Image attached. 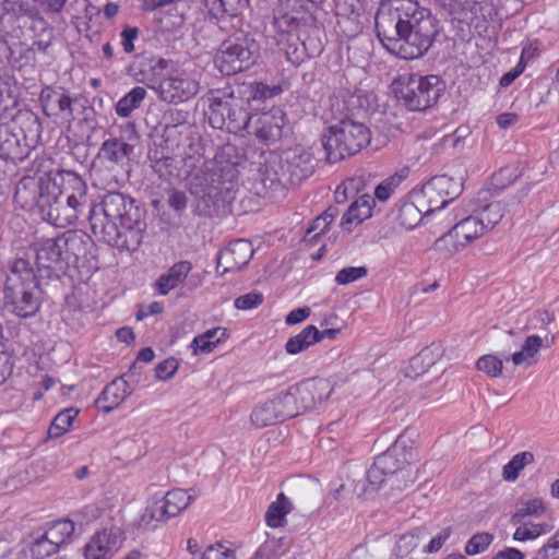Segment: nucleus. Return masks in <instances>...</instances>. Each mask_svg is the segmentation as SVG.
I'll list each match as a JSON object with an SVG mask.
<instances>
[{
  "instance_id": "56",
  "label": "nucleus",
  "mask_w": 559,
  "mask_h": 559,
  "mask_svg": "<svg viewBox=\"0 0 559 559\" xmlns=\"http://www.w3.org/2000/svg\"><path fill=\"white\" fill-rule=\"evenodd\" d=\"M311 314V309L309 307H302L292 310L285 318V323L287 325L298 324L306 319H308Z\"/></svg>"
},
{
  "instance_id": "38",
  "label": "nucleus",
  "mask_w": 559,
  "mask_h": 559,
  "mask_svg": "<svg viewBox=\"0 0 559 559\" xmlns=\"http://www.w3.org/2000/svg\"><path fill=\"white\" fill-rule=\"evenodd\" d=\"M248 4V0H213L209 2L210 12L215 17L225 14L234 16L241 12Z\"/></svg>"
},
{
  "instance_id": "6",
  "label": "nucleus",
  "mask_w": 559,
  "mask_h": 559,
  "mask_svg": "<svg viewBox=\"0 0 559 559\" xmlns=\"http://www.w3.org/2000/svg\"><path fill=\"white\" fill-rule=\"evenodd\" d=\"M413 451H406L402 438L386 452L380 454L367 472V479L374 487L381 486L386 477L401 478L413 483L416 478L412 462L415 461Z\"/></svg>"
},
{
  "instance_id": "7",
  "label": "nucleus",
  "mask_w": 559,
  "mask_h": 559,
  "mask_svg": "<svg viewBox=\"0 0 559 559\" xmlns=\"http://www.w3.org/2000/svg\"><path fill=\"white\" fill-rule=\"evenodd\" d=\"M258 51V44L252 37L239 34L222 43L215 56V66L223 74H236L254 63Z\"/></svg>"
},
{
  "instance_id": "40",
  "label": "nucleus",
  "mask_w": 559,
  "mask_h": 559,
  "mask_svg": "<svg viewBox=\"0 0 559 559\" xmlns=\"http://www.w3.org/2000/svg\"><path fill=\"white\" fill-rule=\"evenodd\" d=\"M419 532L402 535L395 544L393 555L397 559L407 558L419 545Z\"/></svg>"
},
{
  "instance_id": "58",
  "label": "nucleus",
  "mask_w": 559,
  "mask_h": 559,
  "mask_svg": "<svg viewBox=\"0 0 559 559\" xmlns=\"http://www.w3.org/2000/svg\"><path fill=\"white\" fill-rule=\"evenodd\" d=\"M524 554L516 548H506L497 552L492 559H524Z\"/></svg>"
},
{
  "instance_id": "2",
  "label": "nucleus",
  "mask_w": 559,
  "mask_h": 559,
  "mask_svg": "<svg viewBox=\"0 0 559 559\" xmlns=\"http://www.w3.org/2000/svg\"><path fill=\"white\" fill-rule=\"evenodd\" d=\"M87 186L70 170H49L38 177H24L15 195L28 205H37L44 219L57 227L76 222L86 202Z\"/></svg>"
},
{
  "instance_id": "20",
  "label": "nucleus",
  "mask_w": 559,
  "mask_h": 559,
  "mask_svg": "<svg viewBox=\"0 0 559 559\" xmlns=\"http://www.w3.org/2000/svg\"><path fill=\"white\" fill-rule=\"evenodd\" d=\"M66 241L63 239H43L36 245V262L43 269H58L62 264Z\"/></svg>"
},
{
  "instance_id": "5",
  "label": "nucleus",
  "mask_w": 559,
  "mask_h": 559,
  "mask_svg": "<svg viewBox=\"0 0 559 559\" xmlns=\"http://www.w3.org/2000/svg\"><path fill=\"white\" fill-rule=\"evenodd\" d=\"M370 131L361 122L344 119L330 127L322 135V144L332 162L359 152L370 142Z\"/></svg>"
},
{
  "instance_id": "8",
  "label": "nucleus",
  "mask_w": 559,
  "mask_h": 559,
  "mask_svg": "<svg viewBox=\"0 0 559 559\" xmlns=\"http://www.w3.org/2000/svg\"><path fill=\"white\" fill-rule=\"evenodd\" d=\"M267 167L276 179L287 178L293 185L301 182L312 173L311 154L301 145H295L281 152H271Z\"/></svg>"
},
{
  "instance_id": "19",
  "label": "nucleus",
  "mask_w": 559,
  "mask_h": 559,
  "mask_svg": "<svg viewBox=\"0 0 559 559\" xmlns=\"http://www.w3.org/2000/svg\"><path fill=\"white\" fill-rule=\"evenodd\" d=\"M229 337L228 330L224 326H215L195 335L189 344L192 356L213 353Z\"/></svg>"
},
{
  "instance_id": "26",
  "label": "nucleus",
  "mask_w": 559,
  "mask_h": 559,
  "mask_svg": "<svg viewBox=\"0 0 559 559\" xmlns=\"http://www.w3.org/2000/svg\"><path fill=\"white\" fill-rule=\"evenodd\" d=\"M293 509V501L285 493L280 492L265 512V524L271 528L284 527L287 524L286 518Z\"/></svg>"
},
{
  "instance_id": "32",
  "label": "nucleus",
  "mask_w": 559,
  "mask_h": 559,
  "mask_svg": "<svg viewBox=\"0 0 559 559\" xmlns=\"http://www.w3.org/2000/svg\"><path fill=\"white\" fill-rule=\"evenodd\" d=\"M146 97L145 88L141 86L133 87L116 104V114L120 118H128L130 115L140 107Z\"/></svg>"
},
{
  "instance_id": "62",
  "label": "nucleus",
  "mask_w": 559,
  "mask_h": 559,
  "mask_svg": "<svg viewBox=\"0 0 559 559\" xmlns=\"http://www.w3.org/2000/svg\"><path fill=\"white\" fill-rule=\"evenodd\" d=\"M164 305L160 301L151 302L145 309L139 312L138 319H142L143 317L154 316L163 312Z\"/></svg>"
},
{
  "instance_id": "12",
  "label": "nucleus",
  "mask_w": 559,
  "mask_h": 559,
  "mask_svg": "<svg viewBox=\"0 0 559 559\" xmlns=\"http://www.w3.org/2000/svg\"><path fill=\"white\" fill-rule=\"evenodd\" d=\"M200 88L195 75L183 70H176L154 87L159 98L170 104H180L194 97Z\"/></svg>"
},
{
  "instance_id": "31",
  "label": "nucleus",
  "mask_w": 559,
  "mask_h": 559,
  "mask_svg": "<svg viewBox=\"0 0 559 559\" xmlns=\"http://www.w3.org/2000/svg\"><path fill=\"white\" fill-rule=\"evenodd\" d=\"M317 326L307 325L297 335L292 336L285 344V350L289 355H297L316 344Z\"/></svg>"
},
{
  "instance_id": "15",
  "label": "nucleus",
  "mask_w": 559,
  "mask_h": 559,
  "mask_svg": "<svg viewBox=\"0 0 559 559\" xmlns=\"http://www.w3.org/2000/svg\"><path fill=\"white\" fill-rule=\"evenodd\" d=\"M123 534L118 527L95 532L83 548L84 559H112L123 545Z\"/></svg>"
},
{
  "instance_id": "59",
  "label": "nucleus",
  "mask_w": 559,
  "mask_h": 559,
  "mask_svg": "<svg viewBox=\"0 0 559 559\" xmlns=\"http://www.w3.org/2000/svg\"><path fill=\"white\" fill-rule=\"evenodd\" d=\"M46 10L51 12H60L68 0H34Z\"/></svg>"
},
{
  "instance_id": "57",
  "label": "nucleus",
  "mask_w": 559,
  "mask_h": 559,
  "mask_svg": "<svg viewBox=\"0 0 559 559\" xmlns=\"http://www.w3.org/2000/svg\"><path fill=\"white\" fill-rule=\"evenodd\" d=\"M140 7L144 11H154L156 9L166 7L174 2V0H139Z\"/></svg>"
},
{
  "instance_id": "25",
  "label": "nucleus",
  "mask_w": 559,
  "mask_h": 559,
  "mask_svg": "<svg viewBox=\"0 0 559 559\" xmlns=\"http://www.w3.org/2000/svg\"><path fill=\"white\" fill-rule=\"evenodd\" d=\"M131 393L132 388L128 381L118 378L104 389L98 403L105 412H110L118 407Z\"/></svg>"
},
{
  "instance_id": "10",
  "label": "nucleus",
  "mask_w": 559,
  "mask_h": 559,
  "mask_svg": "<svg viewBox=\"0 0 559 559\" xmlns=\"http://www.w3.org/2000/svg\"><path fill=\"white\" fill-rule=\"evenodd\" d=\"M463 185L447 175L435 176L425 182L419 189L413 190L416 193L418 203H424L427 210L432 213L447 206L460 195Z\"/></svg>"
},
{
  "instance_id": "27",
  "label": "nucleus",
  "mask_w": 559,
  "mask_h": 559,
  "mask_svg": "<svg viewBox=\"0 0 559 559\" xmlns=\"http://www.w3.org/2000/svg\"><path fill=\"white\" fill-rule=\"evenodd\" d=\"M439 357V346L430 345L423 348L409 360L406 367V374L411 378H416L426 373L437 362Z\"/></svg>"
},
{
  "instance_id": "50",
  "label": "nucleus",
  "mask_w": 559,
  "mask_h": 559,
  "mask_svg": "<svg viewBox=\"0 0 559 559\" xmlns=\"http://www.w3.org/2000/svg\"><path fill=\"white\" fill-rule=\"evenodd\" d=\"M527 56H530L528 48H524L522 50V55H521L519 63L513 69H511L510 71H508L507 73H504L501 76V79H500V86L508 87L509 85H511L522 74V72L525 69L524 59Z\"/></svg>"
},
{
  "instance_id": "51",
  "label": "nucleus",
  "mask_w": 559,
  "mask_h": 559,
  "mask_svg": "<svg viewBox=\"0 0 559 559\" xmlns=\"http://www.w3.org/2000/svg\"><path fill=\"white\" fill-rule=\"evenodd\" d=\"M179 367L176 358H167L159 362L155 368V376L158 380L166 381L174 377Z\"/></svg>"
},
{
  "instance_id": "9",
  "label": "nucleus",
  "mask_w": 559,
  "mask_h": 559,
  "mask_svg": "<svg viewBox=\"0 0 559 559\" xmlns=\"http://www.w3.org/2000/svg\"><path fill=\"white\" fill-rule=\"evenodd\" d=\"M207 100V116L213 128L237 133L249 126L251 117L231 95L215 92L211 93Z\"/></svg>"
},
{
  "instance_id": "35",
  "label": "nucleus",
  "mask_w": 559,
  "mask_h": 559,
  "mask_svg": "<svg viewBox=\"0 0 559 559\" xmlns=\"http://www.w3.org/2000/svg\"><path fill=\"white\" fill-rule=\"evenodd\" d=\"M289 549L286 537L270 538L262 544L251 559H281Z\"/></svg>"
},
{
  "instance_id": "28",
  "label": "nucleus",
  "mask_w": 559,
  "mask_h": 559,
  "mask_svg": "<svg viewBox=\"0 0 559 559\" xmlns=\"http://www.w3.org/2000/svg\"><path fill=\"white\" fill-rule=\"evenodd\" d=\"M198 495L194 489L176 488L163 493L166 509L171 518L178 515L186 510L195 499Z\"/></svg>"
},
{
  "instance_id": "55",
  "label": "nucleus",
  "mask_w": 559,
  "mask_h": 559,
  "mask_svg": "<svg viewBox=\"0 0 559 559\" xmlns=\"http://www.w3.org/2000/svg\"><path fill=\"white\" fill-rule=\"evenodd\" d=\"M139 32L135 27H126L121 32V45L127 53L134 50V40L138 38Z\"/></svg>"
},
{
  "instance_id": "52",
  "label": "nucleus",
  "mask_w": 559,
  "mask_h": 559,
  "mask_svg": "<svg viewBox=\"0 0 559 559\" xmlns=\"http://www.w3.org/2000/svg\"><path fill=\"white\" fill-rule=\"evenodd\" d=\"M263 301V296L259 293L251 292L242 295L235 300V307L239 310H251L259 307Z\"/></svg>"
},
{
  "instance_id": "64",
  "label": "nucleus",
  "mask_w": 559,
  "mask_h": 559,
  "mask_svg": "<svg viewBox=\"0 0 559 559\" xmlns=\"http://www.w3.org/2000/svg\"><path fill=\"white\" fill-rule=\"evenodd\" d=\"M116 336L119 342L130 344L134 340V333L131 328L123 326L117 330Z\"/></svg>"
},
{
  "instance_id": "24",
  "label": "nucleus",
  "mask_w": 559,
  "mask_h": 559,
  "mask_svg": "<svg viewBox=\"0 0 559 559\" xmlns=\"http://www.w3.org/2000/svg\"><path fill=\"white\" fill-rule=\"evenodd\" d=\"M429 214L430 212L424 203H418L416 193L412 191L409 200L404 202L400 207L397 222L400 226L411 230L417 227L423 218Z\"/></svg>"
},
{
  "instance_id": "17",
  "label": "nucleus",
  "mask_w": 559,
  "mask_h": 559,
  "mask_svg": "<svg viewBox=\"0 0 559 559\" xmlns=\"http://www.w3.org/2000/svg\"><path fill=\"white\" fill-rule=\"evenodd\" d=\"M253 252L252 245L248 240L238 239L230 242L218 254L217 272L223 275L240 270L249 263Z\"/></svg>"
},
{
  "instance_id": "18",
  "label": "nucleus",
  "mask_w": 559,
  "mask_h": 559,
  "mask_svg": "<svg viewBox=\"0 0 559 559\" xmlns=\"http://www.w3.org/2000/svg\"><path fill=\"white\" fill-rule=\"evenodd\" d=\"M170 518L163 493L156 492L147 499L140 515L139 525L144 530H154L166 523Z\"/></svg>"
},
{
  "instance_id": "47",
  "label": "nucleus",
  "mask_w": 559,
  "mask_h": 559,
  "mask_svg": "<svg viewBox=\"0 0 559 559\" xmlns=\"http://www.w3.org/2000/svg\"><path fill=\"white\" fill-rule=\"evenodd\" d=\"M57 550L58 547L52 544L45 534L37 538L31 546V555L33 559H45Z\"/></svg>"
},
{
  "instance_id": "41",
  "label": "nucleus",
  "mask_w": 559,
  "mask_h": 559,
  "mask_svg": "<svg viewBox=\"0 0 559 559\" xmlns=\"http://www.w3.org/2000/svg\"><path fill=\"white\" fill-rule=\"evenodd\" d=\"M548 531L547 525L540 523H523L516 527L513 539L518 542L533 540Z\"/></svg>"
},
{
  "instance_id": "34",
  "label": "nucleus",
  "mask_w": 559,
  "mask_h": 559,
  "mask_svg": "<svg viewBox=\"0 0 559 559\" xmlns=\"http://www.w3.org/2000/svg\"><path fill=\"white\" fill-rule=\"evenodd\" d=\"M78 415H79V409L74 408V407L66 408V409L59 412L55 416V418L48 429V438H52V439L60 438L61 436H63L64 433L70 431L72 428L73 421L75 420Z\"/></svg>"
},
{
  "instance_id": "11",
  "label": "nucleus",
  "mask_w": 559,
  "mask_h": 559,
  "mask_svg": "<svg viewBox=\"0 0 559 559\" xmlns=\"http://www.w3.org/2000/svg\"><path fill=\"white\" fill-rule=\"evenodd\" d=\"M297 414L296 397L283 392L259 402L251 412L250 421L255 428H264Z\"/></svg>"
},
{
  "instance_id": "53",
  "label": "nucleus",
  "mask_w": 559,
  "mask_h": 559,
  "mask_svg": "<svg viewBox=\"0 0 559 559\" xmlns=\"http://www.w3.org/2000/svg\"><path fill=\"white\" fill-rule=\"evenodd\" d=\"M201 559H234V554L222 544L209 546Z\"/></svg>"
},
{
  "instance_id": "42",
  "label": "nucleus",
  "mask_w": 559,
  "mask_h": 559,
  "mask_svg": "<svg viewBox=\"0 0 559 559\" xmlns=\"http://www.w3.org/2000/svg\"><path fill=\"white\" fill-rule=\"evenodd\" d=\"M476 368L491 378H497L502 373V359L493 354L479 357L476 361Z\"/></svg>"
},
{
  "instance_id": "21",
  "label": "nucleus",
  "mask_w": 559,
  "mask_h": 559,
  "mask_svg": "<svg viewBox=\"0 0 559 559\" xmlns=\"http://www.w3.org/2000/svg\"><path fill=\"white\" fill-rule=\"evenodd\" d=\"M192 263L189 261H179L171 265L165 273L155 281L154 287L162 296L168 295L171 290L179 287L187 280L192 271Z\"/></svg>"
},
{
  "instance_id": "48",
  "label": "nucleus",
  "mask_w": 559,
  "mask_h": 559,
  "mask_svg": "<svg viewBox=\"0 0 559 559\" xmlns=\"http://www.w3.org/2000/svg\"><path fill=\"white\" fill-rule=\"evenodd\" d=\"M401 182L402 177L397 175L386 178L377 186L374 190L376 198L381 202H385L394 192V190L400 186Z\"/></svg>"
},
{
  "instance_id": "16",
  "label": "nucleus",
  "mask_w": 559,
  "mask_h": 559,
  "mask_svg": "<svg viewBox=\"0 0 559 559\" xmlns=\"http://www.w3.org/2000/svg\"><path fill=\"white\" fill-rule=\"evenodd\" d=\"M487 233L484 219L477 215L463 218L440 240L452 242L453 251H460Z\"/></svg>"
},
{
  "instance_id": "30",
  "label": "nucleus",
  "mask_w": 559,
  "mask_h": 559,
  "mask_svg": "<svg viewBox=\"0 0 559 559\" xmlns=\"http://www.w3.org/2000/svg\"><path fill=\"white\" fill-rule=\"evenodd\" d=\"M543 341L538 335H530L522 344L520 350L511 356L515 366H531L535 361V356L542 347Z\"/></svg>"
},
{
  "instance_id": "22",
  "label": "nucleus",
  "mask_w": 559,
  "mask_h": 559,
  "mask_svg": "<svg viewBox=\"0 0 559 559\" xmlns=\"http://www.w3.org/2000/svg\"><path fill=\"white\" fill-rule=\"evenodd\" d=\"M284 124V112L278 108L272 109L259 117L255 134L265 142H274L282 136Z\"/></svg>"
},
{
  "instance_id": "37",
  "label": "nucleus",
  "mask_w": 559,
  "mask_h": 559,
  "mask_svg": "<svg viewBox=\"0 0 559 559\" xmlns=\"http://www.w3.org/2000/svg\"><path fill=\"white\" fill-rule=\"evenodd\" d=\"M131 146L119 139H109L100 147V155L112 162H122L130 153Z\"/></svg>"
},
{
  "instance_id": "46",
  "label": "nucleus",
  "mask_w": 559,
  "mask_h": 559,
  "mask_svg": "<svg viewBox=\"0 0 559 559\" xmlns=\"http://www.w3.org/2000/svg\"><path fill=\"white\" fill-rule=\"evenodd\" d=\"M367 274L368 270L366 266H347L337 272L335 282L338 285H348L366 277Z\"/></svg>"
},
{
  "instance_id": "14",
  "label": "nucleus",
  "mask_w": 559,
  "mask_h": 559,
  "mask_svg": "<svg viewBox=\"0 0 559 559\" xmlns=\"http://www.w3.org/2000/svg\"><path fill=\"white\" fill-rule=\"evenodd\" d=\"M104 216L112 224L132 229L140 226L141 212L131 199L121 193H109L102 202Z\"/></svg>"
},
{
  "instance_id": "13",
  "label": "nucleus",
  "mask_w": 559,
  "mask_h": 559,
  "mask_svg": "<svg viewBox=\"0 0 559 559\" xmlns=\"http://www.w3.org/2000/svg\"><path fill=\"white\" fill-rule=\"evenodd\" d=\"M233 152L231 146L222 148L214 158L203 162L200 170L191 175L192 179H200V186L204 187L231 181L236 176L237 165L235 160L229 159Z\"/></svg>"
},
{
  "instance_id": "45",
  "label": "nucleus",
  "mask_w": 559,
  "mask_h": 559,
  "mask_svg": "<svg viewBox=\"0 0 559 559\" xmlns=\"http://www.w3.org/2000/svg\"><path fill=\"white\" fill-rule=\"evenodd\" d=\"M493 536L489 533H478L469 538L465 545V552L475 556L484 552L492 543Z\"/></svg>"
},
{
  "instance_id": "36",
  "label": "nucleus",
  "mask_w": 559,
  "mask_h": 559,
  "mask_svg": "<svg viewBox=\"0 0 559 559\" xmlns=\"http://www.w3.org/2000/svg\"><path fill=\"white\" fill-rule=\"evenodd\" d=\"M75 530L74 523L69 519H62L51 523L45 532V535L58 548L67 543Z\"/></svg>"
},
{
  "instance_id": "23",
  "label": "nucleus",
  "mask_w": 559,
  "mask_h": 559,
  "mask_svg": "<svg viewBox=\"0 0 559 559\" xmlns=\"http://www.w3.org/2000/svg\"><path fill=\"white\" fill-rule=\"evenodd\" d=\"M374 201L369 194H362L352 203L342 217V227L352 230L354 226L359 225L372 215Z\"/></svg>"
},
{
  "instance_id": "60",
  "label": "nucleus",
  "mask_w": 559,
  "mask_h": 559,
  "mask_svg": "<svg viewBox=\"0 0 559 559\" xmlns=\"http://www.w3.org/2000/svg\"><path fill=\"white\" fill-rule=\"evenodd\" d=\"M249 92L252 98H264L270 94V90L262 83H252L249 85Z\"/></svg>"
},
{
  "instance_id": "63",
  "label": "nucleus",
  "mask_w": 559,
  "mask_h": 559,
  "mask_svg": "<svg viewBox=\"0 0 559 559\" xmlns=\"http://www.w3.org/2000/svg\"><path fill=\"white\" fill-rule=\"evenodd\" d=\"M542 559H559V545L547 544L539 552Z\"/></svg>"
},
{
  "instance_id": "3",
  "label": "nucleus",
  "mask_w": 559,
  "mask_h": 559,
  "mask_svg": "<svg viewBox=\"0 0 559 559\" xmlns=\"http://www.w3.org/2000/svg\"><path fill=\"white\" fill-rule=\"evenodd\" d=\"M5 306L20 318L37 313L41 304V290L36 276L24 260L13 264L7 277L4 289Z\"/></svg>"
},
{
  "instance_id": "61",
  "label": "nucleus",
  "mask_w": 559,
  "mask_h": 559,
  "mask_svg": "<svg viewBox=\"0 0 559 559\" xmlns=\"http://www.w3.org/2000/svg\"><path fill=\"white\" fill-rule=\"evenodd\" d=\"M518 120H519L518 115L513 114V112H504L497 117V123L502 129H507V128L513 126L514 123H516Z\"/></svg>"
},
{
  "instance_id": "49",
  "label": "nucleus",
  "mask_w": 559,
  "mask_h": 559,
  "mask_svg": "<svg viewBox=\"0 0 559 559\" xmlns=\"http://www.w3.org/2000/svg\"><path fill=\"white\" fill-rule=\"evenodd\" d=\"M348 103L352 108L369 110L374 106L376 96L367 91L358 90L350 96Z\"/></svg>"
},
{
  "instance_id": "39",
  "label": "nucleus",
  "mask_w": 559,
  "mask_h": 559,
  "mask_svg": "<svg viewBox=\"0 0 559 559\" xmlns=\"http://www.w3.org/2000/svg\"><path fill=\"white\" fill-rule=\"evenodd\" d=\"M335 213L332 210L325 211L321 215L317 216L308 227L306 231V240L314 241L319 236L324 234L331 223L334 221Z\"/></svg>"
},
{
  "instance_id": "33",
  "label": "nucleus",
  "mask_w": 559,
  "mask_h": 559,
  "mask_svg": "<svg viewBox=\"0 0 559 559\" xmlns=\"http://www.w3.org/2000/svg\"><path fill=\"white\" fill-rule=\"evenodd\" d=\"M535 456L530 451H523L512 456V459L502 468V478L507 481H515L521 472L532 463Z\"/></svg>"
},
{
  "instance_id": "1",
  "label": "nucleus",
  "mask_w": 559,
  "mask_h": 559,
  "mask_svg": "<svg viewBox=\"0 0 559 559\" xmlns=\"http://www.w3.org/2000/svg\"><path fill=\"white\" fill-rule=\"evenodd\" d=\"M376 29L385 49L406 60L426 53L437 34L430 11L415 0H382L376 15Z\"/></svg>"
},
{
  "instance_id": "4",
  "label": "nucleus",
  "mask_w": 559,
  "mask_h": 559,
  "mask_svg": "<svg viewBox=\"0 0 559 559\" xmlns=\"http://www.w3.org/2000/svg\"><path fill=\"white\" fill-rule=\"evenodd\" d=\"M444 87L438 75L402 73L392 80L390 92L408 110L421 111L437 103Z\"/></svg>"
},
{
  "instance_id": "44",
  "label": "nucleus",
  "mask_w": 559,
  "mask_h": 559,
  "mask_svg": "<svg viewBox=\"0 0 559 559\" xmlns=\"http://www.w3.org/2000/svg\"><path fill=\"white\" fill-rule=\"evenodd\" d=\"M546 510L542 498H532L524 501L514 514V521L525 516H540Z\"/></svg>"
},
{
  "instance_id": "43",
  "label": "nucleus",
  "mask_w": 559,
  "mask_h": 559,
  "mask_svg": "<svg viewBox=\"0 0 559 559\" xmlns=\"http://www.w3.org/2000/svg\"><path fill=\"white\" fill-rule=\"evenodd\" d=\"M504 215L503 206L499 202H493L484 207L477 216L484 219V225L487 229H491L497 225Z\"/></svg>"
},
{
  "instance_id": "29",
  "label": "nucleus",
  "mask_w": 559,
  "mask_h": 559,
  "mask_svg": "<svg viewBox=\"0 0 559 559\" xmlns=\"http://www.w3.org/2000/svg\"><path fill=\"white\" fill-rule=\"evenodd\" d=\"M41 103L47 116H58L64 111H69V114H71L72 111V102L70 96L56 92L51 88H45L41 92Z\"/></svg>"
},
{
  "instance_id": "54",
  "label": "nucleus",
  "mask_w": 559,
  "mask_h": 559,
  "mask_svg": "<svg viewBox=\"0 0 559 559\" xmlns=\"http://www.w3.org/2000/svg\"><path fill=\"white\" fill-rule=\"evenodd\" d=\"M451 535V531L449 527L440 531L435 537L431 538L429 544L424 548L425 552L433 554L441 549L443 544L448 540Z\"/></svg>"
}]
</instances>
